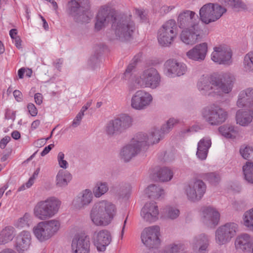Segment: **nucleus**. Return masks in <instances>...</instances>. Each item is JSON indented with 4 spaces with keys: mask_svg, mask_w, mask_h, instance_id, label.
Returning <instances> with one entry per match:
<instances>
[{
    "mask_svg": "<svg viewBox=\"0 0 253 253\" xmlns=\"http://www.w3.org/2000/svg\"><path fill=\"white\" fill-rule=\"evenodd\" d=\"M235 81L234 76L230 73L203 76L198 81L197 86L203 95L221 96L231 92Z\"/></svg>",
    "mask_w": 253,
    "mask_h": 253,
    "instance_id": "obj_1",
    "label": "nucleus"
},
{
    "mask_svg": "<svg viewBox=\"0 0 253 253\" xmlns=\"http://www.w3.org/2000/svg\"><path fill=\"white\" fill-rule=\"evenodd\" d=\"M115 206L111 203L102 201L93 206L90 212V218L96 226H106L116 214Z\"/></svg>",
    "mask_w": 253,
    "mask_h": 253,
    "instance_id": "obj_2",
    "label": "nucleus"
},
{
    "mask_svg": "<svg viewBox=\"0 0 253 253\" xmlns=\"http://www.w3.org/2000/svg\"><path fill=\"white\" fill-rule=\"evenodd\" d=\"M131 15L120 13L112 24L116 39L121 42L130 40L135 30V25L131 20Z\"/></svg>",
    "mask_w": 253,
    "mask_h": 253,
    "instance_id": "obj_3",
    "label": "nucleus"
},
{
    "mask_svg": "<svg viewBox=\"0 0 253 253\" xmlns=\"http://www.w3.org/2000/svg\"><path fill=\"white\" fill-rule=\"evenodd\" d=\"M61 202L56 197H50L39 202L34 209L35 216L44 220L54 216L58 211Z\"/></svg>",
    "mask_w": 253,
    "mask_h": 253,
    "instance_id": "obj_4",
    "label": "nucleus"
},
{
    "mask_svg": "<svg viewBox=\"0 0 253 253\" xmlns=\"http://www.w3.org/2000/svg\"><path fill=\"white\" fill-rule=\"evenodd\" d=\"M88 0H70L68 12L74 21L80 23H88L93 16L87 4Z\"/></svg>",
    "mask_w": 253,
    "mask_h": 253,
    "instance_id": "obj_5",
    "label": "nucleus"
},
{
    "mask_svg": "<svg viewBox=\"0 0 253 253\" xmlns=\"http://www.w3.org/2000/svg\"><path fill=\"white\" fill-rule=\"evenodd\" d=\"M178 121L174 118L169 119L166 125H163L161 128L157 129L154 128L149 136L144 133L140 132L137 134V141L141 143L144 146L150 144L157 143L162 139L164 135L169 132L173 126L177 124Z\"/></svg>",
    "mask_w": 253,
    "mask_h": 253,
    "instance_id": "obj_6",
    "label": "nucleus"
},
{
    "mask_svg": "<svg viewBox=\"0 0 253 253\" xmlns=\"http://www.w3.org/2000/svg\"><path fill=\"white\" fill-rule=\"evenodd\" d=\"M201 113L204 121L211 126L221 125L226 121L228 116L226 111L215 103L204 107Z\"/></svg>",
    "mask_w": 253,
    "mask_h": 253,
    "instance_id": "obj_7",
    "label": "nucleus"
},
{
    "mask_svg": "<svg viewBox=\"0 0 253 253\" xmlns=\"http://www.w3.org/2000/svg\"><path fill=\"white\" fill-rule=\"evenodd\" d=\"M59 221L52 219L39 222L33 228V233L37 239L43 242L50 239L60 228Z\"/></svg>",
    "mask_w": 253,
    "mask_h": 253,
    "instance_id": "obj_8",
    "label": "nucleus"
},
{
    "mask_svg": "<svg viewBox=\"0 0 253 253\" xmlns=\"http://www.w3.org/2000/svg\"><path fill=\"white\" fill-rule=\"evenodd\" d=\"M177 25L175 21L170 19L166 21L158 31V41L163 46H169L177 35Z\"/></svg>",
    "mask_w": 253,
    "mask_h": 253,
    "instance_id": "obj_9",
    "label": "nucleus"
},
{
    "mask_svg": "<svg viewBox=\"0 0 253 253\" xmlns=\"http://www.w3.org/2000/svg\"><path fill=\"white\" fill-rule=\"evenodd\" d=\"M161 77L158 71L151 67L144 70L140 75L135 79V83L138 87L157 88L160 84Z\"/></svg>",
    "mask_w": 253,
    "mask_h": 253,
    "instance_id": "obj_10",
    "label": "nucleus"
},
{
    "mask_svg": "<svg viewBox=\"0 0 253 253\" xmlns=\"http://www.w3.org/2000/svg\"><path fill=\"white\" fill-rule=\"evenodd\" d=\"M226 9L217 3H209L203 5L200 10L201 20L208 24L219 19Z\"/></svg>",
    "mask_w": 253,
    "mask_h": 253,
    "instance_id": "obj_11",
    "label": "nucleus"
},
{
    "mask_svg": "<svg viewBox=\"0 0 253 253\" xmlns=\"http://www.w3.org/2000/svg\"><path fill=\"white\" fill-rule=\"evenodd\" d=\"M238 225L234 222H228L219 226L215 232V241L219 246L229 243L236 234Z\"/></svg>",
    "mask_w": 253,
    "mask_h": 253,
    "instance_id": "obj_12",
    "label": "nucleus"
},
{
    "mask_svg": "<svg viewBox=\"0 0 253 253\" xmlns=\"http://www.w3.org/2000/svg\"><path fill=\"white\" fill-rule=\"evenodd\" d=\"M119 14L115 9L108 5L106 4L101 6L96 17L95 30L100 31L107 25L110 22H112L113 23Z\"/></svg>",
    "mask_w": 253,
    "mask_h": 253,
    "instance_id": "obj_13",
    "label": "nucleus"
},
{
    "mask_svg": "<svg viewBox=\"0 0 253 253\" xmlns=\"http://www.w3.org/2000/svg\"><path fill=\"white\" fill-rule=\"evenodd\" d=\"M206 189V185L202 180L196 179L185 186V192L189 200L195 202L202 199Z\"/></svg>",
    "mask_w": 253,
    "mask_h": 253,
    "instance_id": "obj_14",
    "label": "nucleus"
},
{
    "mask_svg": "<svg viewBox=\"0 0 253 253\" xmlns=\"http://www.w3.org/2000/svg\"><path fill=\"white\" fill-rule=\"evenodd\" d=\"M159 235L160 227L158 226H150L145 228L142 232L141 241L148 248H156L160 244Z\"/></svg>",
    "mask_w": 253,
    "mask_h": 253,
    "instance_id": "obj_15",
    "label": "nucleus"
},
{
    "mask_svg": "<svg viewBox=\"0 0 253 253\" xmlns=\"http://www.w3.org/2000/svg\"><path fill=\"white\" fill-rule=\"evenodd\" d=\"M195 12L186 10L181 12L177 17L179 28L183 30L200 27L199 20L196 18Z\"/></svg>",
    "mask_w": 253,
    "mask_h": 253,
    "instance_id": "obj_16",
    "label": "nucleus"
},
{
    "mask_svg": "<svg viewBox=\"0 0 253 253\" xmlns=\"http://www.w3.org/2000/svg\"><path fill=\"white\" fill-rule=\"evenodd\" d=\"M152 99V96L150 93L144 90H139L132 95L131 106L135 110H144L150 104Z\"/></svg>",
    "mask_w": 253,
    "mask_h": 253,
    "instance_id": "obj_17",
    "label": "nucleus"
},
{
    "mask_svg": "<svg viewBox=\"0 0 253 253\" xmlns=\"http://www.w3.org/2000/svg\"><path fill=\"white\" fill-rule=\"evenodd\" d=\"M137 135L135 138L132 139L130 143L124 146L121 151L120 156L125 162L129 161L140 152L142 148L144 147L141 143L137 141Z\"/></svg>",
    "mask_w": 253,
    "mask_h": 253,
    "instance_id": "obj_18",
    "label": "nucleus"
},
{
    "mask_svg": "<svg viewBox=\"0 0 253 253\" xmlns=\"http://www.w3.org/2000/svg\"><path fill=\"white\" fill-rule=\"evenodd\" d=\"M211 55L212 61L221 64L229 65L231 63L232 53L230 48L225 45L214 47Z\"/></svg>",
    "mask_w": 253,
    "mask_h": 253,
    "instance_id": "obj_19",
    "label": "nucleus"
},
{
    "mask_svg": "<svg viewBox=\"0 0 253 253\" xmlns=\"http://www.w3.org/2000/svg\"><path fill=\"white\" fill-rule=\"evenodd\" d=\"M166 75L170 77L180 76L185 74L187 68L182 62H178L175 59H169L164 64Z\"/></svg>",
    "mask_w": 253,
    "mask_h": 253,
    "instance_id": "obj_20",
    "label": "nucleus"
},
{
    "mask_svg": "<svg viewBox=\"0 0 253 253\" xmlns=\"http://www.w3.org/2000/svg\"><path fill=\"white\" fill-rule=\"evenodd\" d=\"M112 241L110 232L106 229L96 231L93 235V242L97 250L100 252L104 251L106 247Z\"/></svg>",
    "mask_w": 253,
    "mask_h": 253,
    "instance_id": "obj_21",
    "label": "nucleus"
},
{
    "mask_svg": "<svg viewBox=\"0 0 253 253\" xmlns=\"http://www.w3.org/2000/svg\"><path fill=\"white\" fill-rule=\"evenodd\" d=\"M200 27L183 30L180 35V39L186 44H194L201 39Z\"/></svg>",
    "mask_w": 253,
    "mask_h": 253,
    "instance_id": "obj_22",
    "label": "nucleus"
},
{
    "mask_svg": "<svg viewBox=\"0 0 253 253\" xmlns=\"http://www.w3.org/2000/svg\"><path fill=\"white\" fill-rule=\"evenodd\" d=\"M89 239L87 236L77 235L72 240L73 253H89Z\"/></svg>",
    "mask_w": 253,
    "mask_h": 253,
    "instance_id": "obj_23",
    "label": "nucleus"
},
{
    "mask_svg": "<svg viewBox=\"0 0 253 253\" xmlns=\"http://www.w3.org/2000/svg\"><path fill=\"white\" fill-rule=\"evenodd\" d=\"M159 210L156 203H146L141 211V216L144 220L149 222H153L158 218Z\"/></svg>",
    "mask_w": 253,
    "mask_h": 253,
    "instance_id": "obj_24",
    "label": "nucleus"
},
{
    "mask_svg": "<svg viewBox=\"0 0 253 253\" xmlns=\"http://www.w3.org/2000/svg\"><path fill=\"white\" fill-rule=\"evenodd\" d=\"M202 220L210 228L216 226L220 219L219 213L211 207H207L203 210Z\"/></svg>",
    "mask_w": 253,
    "mask_h": 253,
    "instance_id": "obj_25",
    "label": "nucleus"
},
{
    "mask_svg": "<svg viewBox=\"0 0 253 253\" xmlns=\"http://www.w3.org/2000/svg\"><path fill=\"white\" fill-rule=\"evenodd\" d=\"M207 51V43L203 42L195 45L187 52L186 55L191 60L201 62L205 59Z\"/></svg>",
    "mask_w": 253,
    "mask_h": 253,
    "instance_id": "obj_26",
    "label": "nucleus"
},
{
    "mask_svg": "<svg viewBox=\"0 0 253 253\" xmlns=\"http://www.w3.org/2000/svg\"><path fill=\"white\" fill-rule=\"evenodd\" d=\"M191 244L193 249L198 251V253H207L209 246V237L205 234H201L193 238Z\"/></svg>",
    "mask_w": 253,
    "mask_h": 253,
    "instance_id": "obj_27",
    "label": "nucleus"
},
{
    "mask_svg": "<svg viewBox=\"0 0 253 253\" xmlns=\"http://www.w3.org/2000/svg\"><path fill=\"white\" fill-rule=\"evenodd\" d=\"M235 245L238 250L253 253V241L247 234H243L238 236L235 240Z\"/></svg>",
    "mask_w": 253,
    "mask_h": 253,
    "instance_id": "obj_28",
    "label": "nucleus"
},
{
    "mask_svg": "<svg viewBox=\"0 0 253 253\" xmlns=\"http://www.w3.org/2000/svg\"><path fill=\"white\" fill-rule=\"evenodd\" d=\"M31 235L29 232L23 231L16 237L15 247L19 253L28 250L30 245Z\"/></svg>",
    "mask_w": 253,
    "mask_h": 253,
    "instance_id": "obj_29",
    "label": "nucleus"
},
{
    "mask_svg": "<svg viewBox=\"0 0 253 253\" xmlns=\"http://www.w3.org/2000/svg\"><path fill=\"white\" fill-rule=\"evenodd\" d=\"M92 200V194L89 189H85L73 201L74 206L79 209L84 208Z\"/></svg>",
    "mask_w": 253,
    "mask_h": 253,
    "instance_id": "obj_30",
    "label": "nucleus"
},
{
    "mask_svg": "<svg viewBox=\"0 0 253 253\" xmlns=\"http://www.w3.org/2000/svg\"><path fill=\"white\" fill-rule=\"evenodd\" d=\"M211 144V140L209 137H204L200 140L198 143L196 152V155L199 159L204 160L206 159Z\"/></svg>",
    "mask_w": 253,
    "mask_h": 253,
    "instance_id": "obj_31",
    "label": "nucleus"
},
{
    "mask_svg": "<svg viewBox=\"0 0 253 253\" xmlns=\"http://www.w3.org/2000/svg\"><path fill=\"white\" fill-rule=\"evenodd\" d=\"M237 123L242 126H247L250 124L253 119V114L251 109L248 111L239 110L236 113Z\"/></svg>",
    "mask_w": 253,
    "mask_h": 253,
    "instance_id": "obj_32",
    "label": "nucleus"
},
{
    "mask_svg": "<svg viewBox=\"0 0 253 253\" xmlns=\"http://www.w3.org/2000/svg\"><path fill=\"white\" fill-rule=\"evenodd\" d=\"M72 178V175L69 171L60 170L56 177V185L58 187H65Z\"/></svg>",
    "mask_w": 253,
    "mask_h": 253,
    "instance_id": "obj_33",
    "label": "nucleus"
},
{
    "mask_svg": "<svg viewBox=\"0 0 253 253\" xmlns=\"http://www.w3.org/2000/svg\"><path fill=\"white\" fill-rule=\"evenodd\" d=\"M121 133L129 128L132 124V118L126 114H123L115 118Z\"/></svg>",
    "mask_w": 253,
    "mask_h": 253,
    "instance_id": "obj_34",
    "label": "nucleus"
},
{
    "mask_svg": "<svg viewBox=\"0 0 253 253\" xmlns=\"http://www.w3.org/2000/svg\"><path fill=\"white\" fill-rule=\"evenodd\" d=\"M105 131L110 137L121 133L115 119L110 120L105 126Z\"/></svg>",
    "mask_w": 253,
    "mask_h": 253,
    "instance_id": "obj_35",
    "label": "nucleus"
},
{
    "mask_svg": "<svg viewBox=\"0 0 253 253\" xmlns=\"http://www.w3.org/2000/svg\"><path fill=\"white\" fill-rule=\"evenodd\" d=\"M15 229L7 226L1 231V244H6L12 240L14 237Z\"/></svg>",
    "mask_w": 253,
    "mask_h": 253,
    "instance_id": "obj_36",
    "label": "nucleus"
},
{
    "mask_svg": "<svg viewBox=\"0 0 253 253\" xmlns=\"http://www.w3.org/2000/svg\"><path fill=\"white\" fill-rule=\"evenodd\" d=\"M130 189V185L124 182L119 183L113 187L114 192L122 198L126 197L129 193Z\"/></svg>",
    "mask_w": 253,
    "mask_h": 253,
    "instance_id": "obj_37",
    "label": "nucleus"
},
{
    "mask_svg": "<svg viewBox=\"0 0 253 253\" xmlns=\"http://www.w3.org/2000/svg\"><path fill=\"white\" fill-rule=\"evenodd\" d=\"M223 6L230 7L236 11L245 9L246 5L240 0H219Z\"/></svg>",
    "mask_w": 253,
    "mask_h": 253,
    "instance_id": "obj_38",
    "label": "nucleus"
},
{
    "mask_svg": "<svg viewBox=\"0 0 253 253\" xmlns=\"http://www.w3.org/2000/svg\"><path fill=\"white\" fill-rule=\"evenodd\" d=\"M146 192L149 198L153 199H158L164 195V189L155 184L149 185Z\"/></svg>",
    "mask_w": 253,
    "mask_h": 253,
    "instance_id": "obj_39",
    "label": "nucleus"
},
{
    "mask_svg": "<svg viewBox=\"0 0 253 253\" xmlns=\"http://www.w3.org/2000/svg\"><path fill=\"white\" fill-rule=\"evenodd\" d=\"M219 132L224 137L229 138H235L237 131L232 126H223L218 128Z\"/></svg>",
    "mask_w": 253,
    "mask_h": 253,
    "instance_id": "obj_40",
    "label": "nucleus"
},
{
    "mask_svg": "<svg viewBox=\"0 0 253 253\" xmlns=\"http://www.w3.org/2000/svg\"><path fill=\"white\" fill-rule=\"evenodd\" d=\"M157 176L160 181H168L172 178L173 173L169 168L164 167L157 171Z\"/></svg>",
    "mask_w": 253,
    "mask_h": 253,
    "instance_id": "obj_41",
    "label": "nucleus"
},
{
    "mask_svg": "<svg viewBox=\"0 0 253 253\" xmlns=\"http://www.w3.org/2000/svg\"><path fill=\"white\" fill-rule=\"evenodd\" d=\"M108 186L106 182H97L93 188V192L94 196L99 198L108 191Z\"/></svg>",
    "mask_w": 253,
    "mask_h": 253,
    "instance_id": "obj_42",
    "label": "nucleus"
},
{
    "mask_svg": "<svg viewBox=\"0 0 253 253\" xmlns=\"http://www.w3.org/2000/svg\"><path fill=\"white\" fill-rule=\"evenodd\" d=\"M243 170L246 180L253 183V162H247L243 167Z\"/></svg>",
    "mask_w": 253,
    "mask_h": 253,
    "instance_id": "obj_43",
    "label": "nucleus"
},
{
    "mask_svg": "<svg viewBox=\"0 0 253 253\" xmlns=\"http://www.w3.org/2000/svg\"><path fill=\"white\" fill-rule=\"evenodd\" d=\"M31 220V216L28 213H25L24 215L19 218L14 223L17 228H22L29 227Z\"/></svg>",
    "mask_w": 253,
    "mask_h": 253,
    "instance_id": "obj_44",
    "label": "nucleus"
},
{
    "mask_svg": "<svg viewBox=\"0 0 253 253\" xmlns=\"http://www.w3.org/2000/svg\"><path fill=\"white\" fill-rule=\"evenodd\" d=\"M244 221L246 226L253 229V208L245 212Z\"/></svg>",
    "mask_w": 253,
    "mask_h": 253,
    "instance_id": "obj_45",
    "label": "nucleus"
},
{
    "mask_svg": "<svg viewBox=\"0 0 253 253\" xmlns=\"http://www.w3.org/2000/svg\"><path fill=\"white\" fill-rule=\"evenodd\" d=\"M240 152L242 156L248 160V162H252L253 161V148L252 147L246 146L244 148H241Z\"/></svg>",
    "mask_w": 253,
    "mask_h": 253,
    "instance_id": "obj_46",
    "label": "nucleus"
},
{
    "mask_svg": "<svg viewBox=\"0 0 253 253\" xmlns=\"http://www.w3.org/2000/svg\"><path fill=\"white\" fill-rule=\"evenodd\" d=\"M244 64L246 70H253V51L250 52L244 57Z\"/></svg>",
    "mask_w": 253,
    "mask_h": 253,
    "instance_id": "obj_47",
    "label": "nucleus"
},
{
    "mask_svg": "<svg viewBox=\"0 0 253 253\" xmlns=\"http://www.w3.org/2000/svg\"><path fill=\"white\" fill-rule=\"evenodd\" d=\"M138 62V58L134 57L131 61V62L127 66L125 72L124 74L123 78L126 80L130 77L131 75V72L135 68L137 63Z\"/></svg>",
    "mask_w": 253,
    "mask_h": 253,
    "instance_id": "obj_48",
    "label": "nucleus"
},
{
    "mask_svg": "<svg viewBox=\"0 0 253 253\" xmlns=\"http://www.w3.org/2000/svg\"><path fill=\"white\" fill-rule=\"evenodd\" d=\"M205 178L212 185H216L220 180L219 175L216 172H210L205 174Z\"/></svg>",
    "mask_w": 253,
    "mask_h": 253,
    "instance_id": "obj_49",
    "label": "nucleus"
},
{
    "mask_svg": "<svg viewBox=\"0 0 253 253\" xmlns=\"http://www.w3.org/2000/svg\"><path fill=\"white\" fill-rule=\"evenodd\" d=\"M166 213L168 218L174 219L179 216V211L175 208L169 207L167 209Z\"/></svg>",
    "mask_w": 253,
    "mask_h": 253,
    "instance_id": "obj_50",
    "label": "nucleus"
},
{
    "mask_svg": "<svg viewBox=\"0 0 253 253\" xmlns=\"http://www.w3.org/2000/svg\"><path fill=\"white\" fill-rule=\"evenodd\" d=\"M64 157L65 155L63 152H59L57 156V161L60 168L66 169L68 167V163L67 161L64 160Z\"/></svg>",
    "mask_w": 253,
    "mask_h": 253,
    "instance_id": "obj_51",
    "label": "nucleus"
},
{
    "mask_svg": "<svg viewBox=\"0 0 253 253\" xmlns=\"http://www.w3.org/2000/svg\"><path fill=\"white\" fill-rule=\"evenodd\" d=\"M181 250L180 246L178 245H170L166 247L165 253H180Z\"/></svg>",
    "mask_w": 253,
    "mask_h": 253,
    "instance_id": "obj_52",
    "label": "nucleus"
},
{
    "mask_svg": "<svg viewBox=\"0 0 253 253\" xmlns=\"http://www.w3.org/2000/svg\"><path fill=\"white\" fill-rule=\"evenodd\" d=\"M40 172V169H37L34 172L32 176L29 178L27 182L25 183L27 188H30L34 183V180L38 176Z\"/></svg>",
    "mask_w": 253,
    "mask_h": 253,
    "instance_id": "obj_53",
    "label": "nucleus"
},
{
    "mask_svg": "<svg viewBox=\"0 0 253 253\" xmlns=\"http://www.w3.org/2000/svg\"><path fill=\"white\" fill-rule=\"evenodd\" d=\"M84 116V114L82 113V112H79L77 115L76 117H75V118L74 119V120L73 121V123L72 124V126L74 127H76L78 126H79L81 124V120Z\"/></svg>",
    "mask_w": 253,
    "mask_h": 253,
    "instance_id": "obj_54",
    "label": "nucleus"
},
{
    "mask_svg": "<svg viewBox=\"0 0 253 253\" xmlns=\"http://www.w3.org/2000/svg\"><path fill=\"white\" fill-rule=\"evenodd\" d=\"M29 113L32 116H36L38 113V110L33 103H29L27 105Z\"/></svg>",
    "mask_w": 253,
    "mask_h": 253,
    "instance_id": "obj_55",
    "label": "nucleus"
},
{
    "mask_svg": "<svg viewBox=\"0 0 253 253\" xmlns=\"http://www.w3.org/2000/svg\"><path fill=\"white\" fill-rule=\"evenodd\" d=\"M5 118L6 119H11L14 120L15 118V113L10 110H6L5 113Z\"/></svg>",
    "mask_w": 253,
    "mask_h": 253,
    "instance_id": "obj_56",
    "label": "nucleus"
},
{
    "mask_svg": "<svg viewBox=\"0 0 253 253\" xmlns=\"http://www.w3.org/2000/svg\"><path fill=\"white\" fill-rule=\"evenodd\" d=\"M175 8V6L173 5H163L162 6L161 8V12H163L164 14H167L171 11L172 9H173Z\"/></svg>",
    "mask_w": 253,
    "mask_h": 253,
    "instance_id": "obj_57",
    "label": "nucleus"
},
{
    "mask_svg": "<svg viewBox=\"0 0 253 253\" xmlns=\"http://www.w3.org/2000/svg\"><path fill=\"white\" fill-rule=\"evenodd\" d=\"M99 53H97L96 54H94L89 59V62L90 65L93 66L99 62Z\"/></svg>",
    "mask_w": 253,
    "mask_h": 253,
    "instance_id": "obj_58",
    "label": "nucleus"
},
{
    "mask_svg": "<svg viewBox=\"0 0 253 253\" xmlns=\"http://www.w3.org/2000/svg\"><path fill=\"white\" fill-rule=\"evenodd\" d=\"M13 96L18 102H21L22 101V94L21 91L18 90H15L13 92Z\"/></svg>",
    "mask_w": 253,
    "mask_h": 253,
    "instance_id": "obj_59",
    "label": "nucleus"
},
{
    "mask_svg": "<svg viewBox=\"0 0 253 253\" xmlns=\"http://www.w3.org/2000/svg\"><path fill=\"white\" fill-rule=\"evenodd\" d=\"M35 102L38 105H40L42 102V96L40 93H37L34 95Z\"/></svg>",
    "mask_w": 253,
    "mask_h": 253,
    "instance_id": "obj_60",
    "label": "nucleus"
},
{
    "mask_svg": "<svg viewBox=\"0 0 253 253\" xmlns=\"http://www.w3.org/2000/svg\"><path fill=\"white\" fill-rule=\"evenodd\" d=\"M54 146L53 144H51L45 147L43 151L41 152V155L42 156H44L45 155L48 154L49 152L52 149Z\"/></svg>",
    "mask_w": 253,
    "mask_h": 253,
    "instance_id": "obj_61",
    "label": "nucleus"
},
{
    "mask_svg": "<svg viewBox=\"0 0 253 253\" xmlns=\"http://www.w3.org/2000/svg\"><path fill=\"white\" fill-rule=\"evenodd\" d=\"M10 140L11 138L8 136H5L1 139V149H4Z\"/></svg>",
    "mask_w": 253,
    "mask_h": 253,
    "instance_id": "obj_62",
    "label": "nucleus"
},
{
    "mask_svg": "<svg viewBox=\"0 0 253 253\" xmlns=\"http://www.w3.org/2000/svg\"><path fill=\"white\" fill-rule=\"evenodd\" d=\"M14 40V43L15 46L19 49L21 48V42L22 41L19 37H15Z\"/></svg>",
    "mask_w": 253,
    "mask_h": 253,
    "instance_id": "obj_63",
    "label": "nucleus"
},
{
    "mask_svg": "<svg viewBox=\"0 0 253 253\" xmlns=\"http://www.w3.org/2000/svg\"><path fill=\"white\" fill-rule=\"evenodd\" d=\"M11 136L13 139L15 140H18L20 138L21 135L18 131L14 130L12 132Z\"/></svg>",
    "mask_w": 253,
    "mask_h": 253,
    "instance_id": "obj_64",
    "label": "nucleus"
}]
</instances>
